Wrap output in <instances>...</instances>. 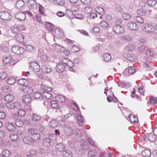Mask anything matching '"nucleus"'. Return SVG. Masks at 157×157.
<instances>
[{
	"label": "nucleus",
	"mask_w": 157,
	"mask_h": 157,
	"mask_svg": "<svg viewBox=\"0 0 157 157\" xmlns=\"http://www.w3.org/2000/svg\"><path fill=\"white\" fill-rule=\"evenodd\" d=\"M95 10H96V12L101 14V15H104L105 13L104 10L102 7H98L96 8Z\"/></svg>",
	"instance_id": "ea45409f"
},
{
	"label": "nucleus",
	"mask_w": 157,
	"mask_h": 157,
	"mask_svg": "<svg viewBox=\"0 0 157 157\" xmlns=\"http://www.w3.org/2000/svg\"><path fill=\"white\" fill-rule=\"evenodd\" d=\"M72 106H73V113L75 115L74 116L76 118V120L80 123H83L84 121V119L83 116L77 114V111H78L77 105L76 104L73 103Z\"/></svg>",
	"instance_id": "f257e3e1"
},
{
	"label": "nucleus",
	"mask_w": 157,
	"mask_h": 157,
	"mask_svg": "<svg viewBox=\"0 0 157 157\" xmlns=\"http://www.w3.org/2000/svg\"><path fill=\"white\" fill-rule=\"evenodd\" d=\"M2 156L5 157H9L10 155V151L8 150H4L2 151Z\"/></svg>",
	"instance_id": "4d7b16f0"
},
{
	"label": "nucleus",
	"mask_w": 157,
	"mask_h": 157,
	"mask_svg": "<svg viewBox=\"0 0 157 157\" xmlns=\"http://www.w3.org/2000/svg\"><path fill=\"white\" fill-rule=\"evenodd\" d=\"M79 10V5L77 4H74L71 7V10H66V13L67 14L69 15L71 14H73L72 12H73L78 11Z\"/></svg>",
	"instance_id": "2eb2a0df"
},
{
	"label": "nucleus",
	"mask_w": 157,
	"mask_h": 157,
	"mask_svg": "<svg viewBox=\"0 0 157 157\" xmlns=\"http://www.w3.org/2000/svg\"><path fill=\"white\" fill-rule=\"evenodd\" d=\"M14 121H15L16 125L18 127H22L24 123V121L21 120H14Z\"/></svg>",
	"instance_id": "c03bdc74"
},
{
	"label": "nucleus",
	"mask_w": 157,
	"mask_h": 157,
	"mask_svg": "<svg viewBox=\"0 0 157 157\" xmlns=\"http://www.w3.org/2000/svg\"><path fill=\"white\" fill-rule=\"evenodd\" d=\"M97 155V152L94 149H91L88 152V157H94Z\"/></svg>",
	"instance_id": "37998d69"
},
{
	"label": "nucleus",
	"mask_w": 157,
	"mask_h": 157,
	"mask_svg": "<svg viewBox=\"0 0 157 157\" xmlns=\"http://www.w3.org/2000/svg\"><path fill=\"white\" fill-rule=\"evenodd\" d=\"M22 91L24 93H27L28 94H30L33 92V90L32 87L28 86H23L22 87Z\"/></svg>",
	"instance_id": "6ab92c4d"
},
{
	"label": "nucleus",
	"mask_w": 157,
	"mask_h": 157,
	"mask_svg": "<svg viewBox=\"0 0 157 157\" xmlns=\"http://www.w3.org/2000/svg\"><path fill=\"white\" fill-rule=\"evenodd\" d=\"M16 39L17 41L20 42H22L23 41L24 39L22 34L20 33H18L16 35Z\"/></svg>",
	"instance_id": "72a5a7b5"
},
{
	"label": "nucleus",
	"mask_w": 157,
	"mask_h": 157,
	"mask_svg": "<svg viewBox=\"0 0 157 157\" xmlns=\"http://www.w3.org/2000/svg\"><path fill=\"white\" fill-rule=\"evenodd\" d=\"M71 52H76L79 51L80 50V48L76 45H74L71 47Z\"/></svg>",
	"instance_id": "13d9d810"
},
{
	"label": "nucleus",
	"mask_w": 157,
	"mask_h": 157,
	"mask_svg": "<svg viewBox=\"0 0 157 157\" xmlns=\"http://www.w3.org/2000/svg\"><path fill=\"white\" fill-rule=\"evenodd\" d=\"M41 117L38 114L33 113L32 115L31 123L32 125L36 126L37 125V122L40 120Z\"/></svg>",
	"instance_id": "20e7f679"
},
{
	"label": "nucleus",
	"mask_w": 157,
	"mask_h": 157,
	"mask_svg": "<svg viewBox=\"0 0 157 157\" xmlns=\"http://www.w3.org/2000/svg\"><path fill=\"white\" fill-rule=\"evenodd\" d=\"M147 3L149 6L154 7L156 5L157 1L156 0H147Z\"/></svg>",
	"instance_id": "a19ab883"
},
{
	"label": "nucleus",
	"mask_w": 157,
	"mask_h": 157,
	"mask_svg": "<svg viewBox=\"0 0 157 157\" xmlns=\"http://www.w3.org/2000/svg\"><path fill=\"white\" fill-rule=\"evenodd\" d=\"M125 58L127 60L131 62H135L136 61V56L130 53L127 54Z\"/></svg>",
	"instance_id": "393cba45"
},
{
	"label": "nucleus",
	"mask_w": 157,
	"mask_h": 157,
	"mask_svg": "<svg viewBox=\"0 0 157 157\" xmlns=\"http://www.w3.org/2000/svg\"><path fill=\"white\" fill-rule=\"evenodd\" d=\"M11 31L13 33H17L19 31H21L19 29H18L17 25H15L12 26L11 28Z\"/></svg>",
	"instance_id": "8fccbe9b"
},
{
	"label": "nucleus",
	"mask_w": 157,
	"mask_h": 157,
	"mask_svg": "<svg viewBox=\"0 0 157 157\" xmlns=\"http://www.w3.org/2000/svg\"><path fill=\"white\" fill-rule=\"evenodd\" d=\"M50 103L52 108L55 109H58L59 107V104L55 101H50Z\"/></svg>",
	"instance_id": "473e14b6"
},
{
	"label": "nucleus",
	"mask_w": 157,
	"mask_h": 157,
	"mask_svg": "<svg viewBox=\"0 0 157 157\" xmlns=\"http://www.w3.org/2000/svg\"><path fill=\"white\" fill-rule=\"evenodd\" d=\"M128 119L130 120V121L132 122V123H136L138 122V118L137 117L135 116L132 114H130L128 115Z\"/></svg>",
	"instance_id": "7c9ffc66"
},
{
	"label": "nucleus",
	"mask_w": 157,
	"mask_h": 157,
	"mask_svg": "<svg viewBox=\"0 0 157 157\" xmlns=\"http://www.w3.org/2000/svg\"><path fill=\"white\" fill-rule=\"evenodd\" d=\"M3 62L6 64L10 63L11 65H13L18 62V60H13L11 56H9L3 58Z\"/></svg>",
	"instance_id": "f03ea898"
},
{
	"label": "nucleus",
	"mask_w": 157,
	"mask_h": 157,
	"mask_svg": "<svg viewBox=\"0 0 157 157\" xmlns=\"http://www.w3.org/2000/svg\"><path fill=\"white\" fill-rule=\"evenodd\" d=\"M27 5L30 10H34L37 9V7L36 2L34 0H28Z\"/></svg>",
	"instance_id": "6e6552de"
},
{
	"label": "nucleus",
	"mask_w": 157,
	"mask_h": 157,
	"mask_svg": "<svg viewBox=\"0 0 157 157\" xmlns=\"http://www.w3.org/2000/svg\"><path fill=\"white\" fill-rule=\"evenodd\" d=\"M30 67L32 70L36 72H38L40 70V66L35 62H31L30 63Z\"/></svg>",
	"instance_id": "dca6fc26"
},
{
	"label": "nucleus",
	"mask_w": 157,
	"mask_h": 157,
	"mask_svg": "<svg viewBox=\"0 0 157 157\" xmlns=\"http://www.w3.org/2000/svg\"><path fill=\"white\" fill-rule=\"evenodd\" d=\"M32 141H33L32 139L28 136H25L24 138H23V141L25 143L27 144H31L32 142Z\"/></svg>",
	"instance_id": "58836bf2"
},
{
	"label": "nucleus",
	"mask_w": 157,
	"mask_h": 157,
	"mask_svg": "<svg viewBox=\"0 0 157 157\" xmlns=\"http://www.w3.org/2000/svg\"><path fill=\"white\" fill-rule=\"evenodd\" d=\"M6 127L7 129L10 131L14 132L15 130V126L13 124L11 123H8L6 124Z\"/></svg>",
	"instance_id": "c85d7f7f"
},
{
	"label": "nucleus",
	"mask_w": 157,
	"mask_h": 157,
	"mask_svg": "<svg viewBox=\"0 0 157 157\" xmlns=\"http://www.w3.org/2000/svg\"><path fill=\"white\" fill-rule=\"evenodd\" d=\"M134 20L136 21L137 22L140 24H143L144 23V19L140 16H135L134 17Z\"/></svg>",
	"instance_id": "3c124183"
},
{
	"label": "nucleus",
	"mask_w": 157,
	"mask_h": 157,
	"mask_svg": "<svg viewBox=\"0 0 157 157\" xmlns=\"http://www.w3.org/2000/svg\"><path fill=\"white\" fill-rule=\"evenodd\" d=\"M111 57L109 54L105 53L103 55V59L105 61L108 62L111 60Z\"/></svg>",
	"instance_id": "de8ad7c7"
},
{
	"label": "nucleus",
	"mask_w": 157,
	"mask_h": 157,
	"mask_svg": "<svg viewBox=\"0 0 157 157\" xmlns=\"http://www.w3.org/2000/svg\"><path fill=\"white\" fill-rule=\"evenodd\" d=\"M83 131V130L82 129H79V128L76 129L75 135H76V136L78 137H82L83 135V134H82Z\"/></svg>",
	"instance_id": "864d4df0"
},
{
	"label": "nucleus",
	"mask_w": 157,
	"mask_h": 157,
	"mask_svg": "<svg viewBox=\"0 0 157 157\" xmlns=\"http://www.w3.org/2000/svg\"><path fill=\"white\" fill-rule=\"evenodd\" d=\"M11 51L17 55H21L25 52V49L17 45L12 47Z\"/></svg>",
	"instance_id": "7ed1b4c3"
},
{
	"label": "nucleus",
	"mask_w": 157,
	"mask_h": 157,
	"mask_svg": "<svg viewBox=\"0 0 157 157\" xmlns=\"http://www.w3.org/2000/svg\"><path fill=\"white\" fill-rule=\"evenodd\" d=\"M7 77V74L5 72L3 71H0V79H4Z\"/></svg>",
	"instance_id": "bf43d9fd"
},
{
	"label": "nucleus",
	"mask_w": 157,
	"mask_h": 157,
	"mask_svg": "<svg viewBox=\"0 0 157 157\" xmlns=\"http://www.w3.org/2000/svg\"><path fill=\"white\" fill-rule=\"evenodd\" d=\"M65 69V65L62 63H59L56 66V71L59 73L63 72Z\"/></svg>",
	"instance_id": "9b49d317"
},
{
	"label": "nucleus",
	"mask_w": 157,
	"mask_h": 157,
	"mask_svg": "<svg viewBox=\"0 0 157 157\" xmlns=\"http://www.w3.org/2000/svg\"><path fill=\"white\" fill-rule=\"evenodd\" d=\"M51 140L49 138H47L43 140V144L45 147H48L50 145Z\"/></svg>",
	"instance_id": "c9c22d12"
},
{
	"label": "nucleus",
	"mask_w": 157,
	"mask_h": 157,
	"mask_svg": "<svg viewBox=\"0 0 157 157\" xmlns=\"http://www.w3.org/2000/svg\"><path fill=\"white\" fill-rule=\"evenodd\" d=\"M18 84L23 86H27L29 84L28 81L25 78H21L18 80Z\"/></svg>",
	"instance_id": "aec40b11"
},
{
	"label": "nucleus",
	"mask_w": 157,
	"mask_h": 157,
	"mask_svg": "<svg viewBox=\"0 0 157 157\" xmlns=\"http://www.w3.org/2000/svg\"><path fill=\"white\" fill-rule=\"evenodd\" d=\"M16 7L19 9H22L25 5V2L21 0H18L16 2Z\"/></svg>",
	"instance_id": "cd10ccee"
},
{
	"label": "nucleus",
	"mask_w": 157,
	"mask_h": 157,
	"mask_svg": "<svg viewBox=\"0 0 157 157\" xmlns=\"http://www.w3.org/2000/svg\"><path fill=\"white\" fill-rule=\"evenodd\" d=\"M114 33L117 34H121L124 32V28L120 25H116L113 28Z\"/></svg>",
	"instance_id": "f8f14e48"
},
{
	"label": "nucleus",
	"mask_w": 157,
	"mask_h": 157,
	"mask_svg": "<svg viewBox=\"0 0 157 157\" xmlns=\"http://www.w3.org/2000/svg\"><path fill=\"white\" fill-rule=\"evenodd\" d=\"M22 101L25 104H29L31 102V96L29 94L23 96Z\"/></svg>",
	"instance_id": "b1692460"
},
{
	"label": "nucleus",
	"mask_w": 157,
	"mask_h": 157,
	"mask_svg": "<svg viewBox=\"0 0 157 157\" xmlns=\"http://www.w3.org/2000/svg\"><path fill=\"white\" fill-rule=\"evenodd\" d=\"M18 114L20 117H23L25 114V111L24 109H20L18 111Z\"/></svg>",
	"instance_id": "0e129e2a"
},
{
	"label": "nucleus",
	"mask_w": 157,
	"mask_h": 157,
	"mask_svg": "<svg viewBox=\"0 0 157 157\" xmlns=\"http://www.w3.org/2000/svg\"><path fill=\"white\" fill-rule=\"evenodd\" d=\"M34 99L36 100L41 101L43 100L42 94L40 92H36L33 94Z\"/></svg>",
	"instance_id": "bb28decb"
},
{
	"label": "nucleus",
	"mask_w": 157,
	"mask_h": 157,
	"mask_svg": "<svg viewBox=\"0 0 157 157\" xmlns=\"http://www.w3.org/2000/svg\"><path fill=\"white\" fill-rule=\"evenodd\" d=\"M135 49L134 45L132 44H129L126 47V50L129 52H132L134 51Z\"/></svg>",
	"instance_id": "09e8293b"
},
{
	"label": "nucleus",
	"mask_w": 157,
	"mask_h": 157,
	"mask_svg": "<svg viewBox=\"0 0 157 157\" xmlns=\"http://www.w3.org/2000/svg\"><path fill=\"white\" fill-rule=\"evenodd\" d=\"M128 27L132 30L136 31L138 29V26L136 23L133 22H130L127 25Z\"/></svg>",
	"instance_id": "f3484780"
},
{
	"label": "nucleus",
	"mask_w": 157,
	"mask_h": 157,
	"mask_svg": "<svg viewBox=\"0 0 157 157\" xmlns=\"http://www.w3.org/2000/svg\"><path fill=\"white\" fill-rule=\"evenodd\" d=\"M142 155L144 156L148 157L151 155V152H150V151L148 150H145L142 151Z\"/></svg>",
	"instance_id": "603ef678"
},
{
	"label": "nucleus",
	"mask_w": 157,
	"mask_h": 157,
	"mask_svg": "<svg viewBox=\"0 0 157 157\" xmlns=\"http://www.w3.org/2000/svg\"><path fill=\"white\" fill-rule=\"evenodd\" d=\"M137 13L139 15L141 16H144L146 14V10H145L140 9L137 11Z\"/></svg>",
	"instance_id": "5fc2aeb1"
},
{
	"label": "nucleus",
	"mask_w": 157,
	"mask_h": 157,
	"mask_svg": "<svg viewBox=\"0 0 157 157\" xmlns=\"http://www.w3.org/2000/svg\"><path fill=\"white\" fill-rule=\"evenodd\" d=\"M53 34L56 37L62 38L64 37V33L61 29L57 28L54 29V31L53 32Z\"/></svg>",
	"instance_id": "0eeeda50"
},
{
	"label": "nucleus",
	"mask_w": 157,
	"mask_h": 157,
	"mask_svg": "<svg viewBox=\"0 0 157 157\" xmlns=\"http://www.w3.org/2000/svg\"><path fill=\"white\" fill-rule=\"evenodd\" d=\"M16 80L14 77H10L8 79L7 82L9 85H13L15 82Z\"/></svg>",
	"instance_id": "49530a36"
},
{
	"label": "nucleus",
	"mask_w": 157,
	"mask_h": 157,
	"mask_svg": "<svg viewBox=\"0 0 157 157\" xmlns=\"http://www.w3.org/2000/svg\"><path fill=\"white\" fill-rule=\"evenodd\" d=\"M142 30L147 33H151L154 31V27L149 24H145L142 26Z\"/></svg>",
	"instance_id": "423d86ee"
},
{
	"label": "nucleus",
	"mask_w": 157,
	"mask_h": 157,
	"mask_svg": "<svg viewBox=\"0 0 157 157\" xmlns=\"http://www.w3.org/2000/svg\"><path fill=\"white\" fill-rule=\"evenodd\" d=\"M63 152V156L64 157H72V155L71 152L69 150H67Z\"/></svg>",
	"instance_id": "79ce46f5"
},
{
	"label": "nucleus",
	"mask_w": 157,
	"mask_h": 157,
	"mask_svg": "<svg viewBox=\"0 0 157 157\" xmlns=\"http://www.w3.org/2000/svg\"><path fill=\"white\" fill-rule=\"evenodd\" d=\"M6 106L9 109H15L16 108H19L20 104L18 102H15L14 103L10 102L7 103Z\"/></svg>",
	"instance_id": "9d476101"
},
{
	"label": "nucleus",
	"mask_w": 157,
	"mask_h": 157,
	"mask_svg": "<svg viewBox=\"0 0 157 157\" xmlns=\"http://www.w3.org/2000/svg\"><path fill=\"white\" fill-rule=\"evenodd\" d=\"M14 97L13 95L8 94L4 97V100L7 102H11L14 100Z\"/></svg>",
	"instance_id": "c756f323"
},
{
	"label": "nucleus",
	"mask_w": 157,
	"mask_h": 157,
	"mask_svg": "<svg viewBox=\"0 0 157 157\" xmlns=\"http://www.w3.org/2000/svg\"><path fill=\"white\" fill-rule=\"evenodd\" d=\"M45 28L49 32H52L54 29V25L49 22L45 24Z\"/></svg>",
	"instance_id": "2f4dec72"
},
{
	"label": "nucleus",
	"mask_w": 157,
	"mask_h": 157,
	"mask_svg": "<svg viewBox=\"0 0 157 157\" xmlns=\"http://www.w3.org/2000/svg\"><path fill=\"white\" fill-rule=\"evenodd\" d=\"M157 136L155 135H154L150 133L149 134V135L148 136V139H149V140L151 142H154L155 140L156 136Z\"/></svg>",
	"instance_id": "6e6d98bb"
},
{
	"label": "nucleus",
	"mask_w": 157,
	"mask_h": 157,
	"mask_svg": "<svg viewBox=\"0 0 157 157\" xmlns=\"http://www.w3.org/2000/svg\"><path fill=\"white\" fill-rule=\"evenodd\" d=\"M92 11V8L90 6L86 7L84 9V12L87 14L89 13H91Z\"/></svg>",
	"instance_id": "052dcab7"
},
{
	"label": "nucleus",
	"mask_w": 157,
	"mask_h": 157,
	"mask_svg": "<svg viewBox=\"0 0 157 157\" xmlns=\"http://www.w3.org/2000/svg\"><path fill=\"white\" fill-rule=\"evenodd\" d=\"M87 141L90 143V144L92 145L95 147H97V145L95 142L91 139L88 138L87 139Z\"/></svg>",
	"instance_id": "69168bd1"
},
{
	"label": "nucleus",
	"mask_w": 157,
	"mask_h": 157,
	"mask_svg": "<svg viewBox=\"0 0 157 157\" xmlns=\"http://www.w3.org/2000/svg\"><path fill=\"white\" fill-rule=\"evenodd\" d=\"M76 154L79 155H82L83 154V150L79 148H77L75 149Z\"/></svg>",
	"instance_id": "774afa93"
},
{
	"label": "nucleus",
	"mask_w": 157,
	"mask_h": 157,
	"mask_svg": "<svg viewBox=\"0 0 157 157\" xmlns=\"http://www.w3.org/2000/svg\"><path fill=\"white\" fill-rule=\"evenodd\" d=\"M146 54H147V55L148 56L152 57H155L156 56V54L154 52V51L152 49H150L147 51Z\"/></svg>",
	"instance_id": "4c0bfd02"
},
{
	"label": "nucleus",
	"mask_w": 157,
	"mask_h": 157,
	"mask_svg": "<svg viewBox=\"0 0 157 157\" xmlns=\"http://www.w3.org/2000/svg\"><path fill=\"white\" fill-rule=\"evenodd\" d=\"M61 63L65 64V66H67L69 67H73L74 66V63L71 61H67V63L63 62Z\"/></svg>",
	"instance_id": "680f3d73"
},
{
	"label": "nucleus",
	"mask_w": 157,
	"mask_h": 157,
	"mask_svg": "<svg viewBox=\"0 0 157 157\" xmlns=\"http://www.w3.org/2000/svg\"><path fill=\"white\" fill-rule=\"evenodd\" d=\"M135 71L134 67H130L125 69L123 72V75L126 76H128L130 75H133Z\"/></svg>",
	"instance_id": "1a4fd4ad"
},
{
	"label": "nucleus",
	"mask_w": 157,
	"mask_h": 157,
	"mask_svg": "<svg viewBox=\"0 0 157 157\" xmlns=\"http://www.w3.org/2000/svg\"><path fill=\"white\" fill-rule=\"evenodd\" d=\"M56 101L59 103L64 102L65 100V98L63 95L59 94L56 97Z\"/></svg>",
	"instance_id": "5701e85b"
},
{
	"label": "nucleus",
	"mask_w": 157,
	"mask_h": 157,
	"mask_svg": "<svg viewBox=\"0 0 157 157\" xmlns=\"http://www.w3.org/2000/svg\"><path fill=\"white\" fill-rule=\"evenodd\" d=\"M28 133L31 135L40 134L39 133L36 132V130L32 128L29 129L28 130Z\"/></svg>",
	"instance_id": "e2e57ef3"
},
{
	"label": "nucleus",
	"mask_w": 157,
	"mask_h": 157,
	"mask_svg": "<svg viewBox=\"0 0 157 157\" xmlns=\"http://www.w3.org/2000/svg\"><path fill=\"white\" fill-rule=\"evenodd\" d=\"M15 17L18 20L23 21L25 19L26 16L25 13L23 12H19L16 13Z\"/></svg>",
	"instance_id": "ddd939ff"
},
{
	"label": "nucleus",
	"mask_w": 157,
	"mask_h": 157,
	"mask_svg": "<svg viewBox=\"0 0 157 157\" xmlns=\"http://www.w3.org/2000/svg\"><path fill=\"white\" fill-rule=\"evenodd\" d=\"M62 47L59 44H54L53 45V48L55 50L58 51Z\"/></svg>",
	"instance_id": "338daca9"
},
{
	"label": "nucleus",
	"mask_w": 157,
	"mask_h": 157,
	"mask_svg": "<svg viewBox=\"0 0 157 157\" xmlns=\"http://www.w3.org/2000/svg\"><path fill=\"white\" fill-rule=\"evenodd\" d=\"M42 95H43V100H48L52 98V94L48 91L44 92V94H42Z\"/></svg>",
	"instance_id": "412c9836"
},
{
	"label": "nucleus",
	"mask_w": 157,
	"mask_h": 157,
	"mask_svg": "<svg viewBox=\"0 0 157 157\" xmlns=\"http://www.w3.org/2000/svg\"><path fill=\"white\" fill-rule=\"evenodd\" d=\"M31 135V139L33 142H37L40 138V134H36Z\"/></svg>",
	"instance_id": "f704fd0d"
},
{
	"label": "nucleus",
	"mask_w": 157,
	"mask_h": 157,
	"mask_svg": "<svg viewBox=\"0 0 157 157\" xmlns=\"http://www.w3.org/2000/svg\"><path fill=\"white\" fill-rule=\"evenodd\" d=\"M49 125L50 127L53 128H55L58 125V123L56 121L53 120L50 121Z\"/></svg>",
	"instance_id": "a18cd8bd"
},
{
	"label": "nucleus",
	"mask_w": 157,
	"mask_h": 157,
	"mask_svg": "<svg viewBox=\"0 0 157 157\" xmlns=\"http://www.w3.org/2000/svg\"><path fill=\"white\" fill-rule=\"evenodd\" d=\"M10 138L11 140L13 141H18L19 140V137L16 134H11L10 136Z\"/></svg>",
	"instance_id": "e433bc0d"
},
{
	"label": "nucleus",
	"mask_w": 157,
	"mask_h": 157,
	"mask_svg": "<svg viewBox=\"0 0 157 157\" xmlns=\"http://www.w3.org/2000/svg\"><path fill=\"white\" fill-rule=\"evenodd\" d=\"M56 150L58 152H62L63 151H65V145L62 143H59L56 144Z\"/></svg>",
	"instance_id": "a211bd4d"
},
{
	"label": "nucleus",
	"mask_w": 157,
	"mask_h": 157,
	"mask_svg": "<svg viewBox=\"0 0 157 157\" xmlns=\"http://www.w3.org/2000/svg\"><path fill=\"white\" fill-rule=\"evenodd\" d=\"M0 18L3 20L8 21L11 19L10 14L7 11L0 12Z\"/></svg>",
	"instance_id": "39448f33"
},
{
	"label": "nucleus",
	"mask_w": 157,
	"mask_h": 157,
	"mask_svg": "<svg viewBox=\"0 0 157 157\" xmlns=\"http://www.w3.org/2000/svg\"><path fill=\"white\" fill-rule=\"evenodd\" d=\"M149 101H147V105H150L149 104L151 105H154L157 103V99L156 98H155L153 96H150L149 97Z\"/></svg>",
	"instance_id": "a878e982"
},
{
	"label": "nucleus",
	"mask_w": 157,
	"mask_h": 157,
	"mask_svg": "<svg viewBox=\"0 0 157 157\" xmlns=\"http://www.w3.org/2000/svg\"><path fill=\"white\" fill-rule=\"evenodd\" d=\"M41 71L42 72L45 74H47L52 72V69L49 66L44 65L42 66Z\"/></svg>",
	"instance_id": "4be33fe9"
},
{
	"label": "nucleus",
	"mask_w": 157,
	"mask_h": 157,
	"mask_svg": "<svg viewBox=\"0 0 157 157\" xmlns=\"http://www.w3.org/2000/svg\"><path fill=\"white\" fill-rule=\"evenodd\" d=\"M64 133L67 136H71L74 134V131L71 127L68 126H66L64 127Z\"/></svg>",
	"instance_id": "4468645a"
}]
</instances>
